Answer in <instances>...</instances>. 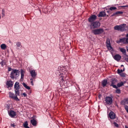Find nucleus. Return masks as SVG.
I'll use <instances>...</instances> for the list:
<instances>
[{"label": "nucleus", "mask_w": 128, "mask_h": 128, "mask_svg": "<svg viewBox=\"0 0 128 128\" xmlns=\"http://www.w3.org/2000/svg\"><path fill=\"white\" fill-rule=\"evenodd\" d=\"M126 48L127 51L128 52V47L127 46H126Z\"/></svg>", "instance_id": "nucleus-45"}, {"label": "nucleus", "mask_w": 128, "mask_h": 128, "mask_svg": "<svg viewBox=\"0 0 128 128\" xmlns=\"http://www.w3.org/2000/svg\"><path fill=\"white\" fill-rule=\"evenodd\" d=\"M126 37L127 38H128V34H126Z\"/></svg>", "instance_id": "nucleus-46"}, {"label": "nucleus", "mask_w": 128, "mask_h": 128, "mask_svg": "<svg viewBox=\"0 0 128 128\" xmlns=\"http://www.w3.org/2000/svg\"><path fill=\"white\" fill-rule=\"evenodd\" d=\"M22 95H23L24 97L27 96V95L25 92L23 93Z\"/></svg>", "instance_id": "nucleus-38"}, {"label": "nucleus", "mask_w": 128, "mask_h": 128, "mask_svg": "<svg viewBox=\"0 0 128 128\" xmlns=\"http://www.w3.org/2000/svg\"><path fill=\"white\" fill-rule=\"evenodd\" d=\"M15 93V94L12 92H9L8 93L9 97L10 98H12L16 101H18L20 100L17 97V96H20V94L18 93V94L16 92Z\"/></svg>", "instance_id": "nucleus-2"}, {"label": "nucleus", "mask_w": 128, "mask_h": 128, "mask_svg": "<svg viewBox=\"0 0 128 128\" xmlns=\"http://www.w3.org/2000/svg\"><path fill=\"white\" fill-rule=\"evenodd\" d=\"M120 51L122 52V54L126 56H128V55L126 54V49L124 48H119Z\"/></svg>", "instance_id": "nucleus-14"}, {"label": "nucleus", "mask_w": 128, "mask_h": 128, "mask_svg": "<svg viewBox=\"0 0 128 128\" xmlns=\"http://www.w3.org/2000/svg\"><path fill=\"white\" fill-rule=\"evenodd\" d=\"M123 12L121 11H117L116 12L113 13L112 15V16H113L116 15L122 14H123Z\"/></svg>", "instance_id": "nucleus-20"}, {"label": "nucleus", "mask_w": 128, "mask_h": 128, "mask_svg": "<svg viewBox=\"0 0 128 128\" xmlns=\"http://www.w3.org/2000/svg\"><path fill=\"white\" fill-rule=\"evenodd\" d=\"M126 44H128V38H126Z\"/></svg>", "instance_id": "nucleus-39"}, {"label": "nucleus", "mask_w": 128, "mask_h": 128, "mask_svg": "<svg viewBox=\"0 0 128 128\" xmlns=\"http://www.w3.org/2000/svg\"><path fill=\"white\" fill-rule=\"evenodd\" d=\"M114 29L116 30L120 31V27L119 25H117L114 26Z\"/></svg>", "instance_id": "nucleus-25"}, {"label": "nucleus", "mask_w": 128, "mask_h": 128, "mask_svg": "<svg viewBox=\"0 0 128 128\" xmlns=\"http://www.w3.org/2000/svg\"><path fill=\"white\" fill-rule=\"evenodd\" d=\"M116 92L118 94H119L120 92V90L119 89H117L116 90Z\"/></svg>", "instance_id": "nucleus-35"}, {"label": "nucleus", "mask_w": 128, "mask_h": 128, "mask_svg": "<svg viewBox=\"0 0 128 128\" xmlns=\"http://www.w3.org/2000/svg\"><path fill=\"white\" fill-rule=\"evenodd\" d=\"M125 128H128V127L126 126H125Z\"/></svg>", "instance_id": "nucleus-47"}, {"label": "nucleus", "mask_w": 128, "mask_h": 128, "mask_svg": "<svg viewBox=\"0 0 128 128\" xmlns=\"http://www.w3.org/2000/svg\"><path fill=\"white\" fill-rule=\"evenodd\" d=\"M109 116L112 119L114 120L116 116L114 113L112 112H111L109 114Z\"/></svg>", "instance_id": "nucleus-13"}, {"label": "nucleus", "mask_w": 128, "mask_h": 128, "mask_svg": "<svg viewBox=\"0 0 128 128\" xmlns=\"http://www.w3.org/2000/svg\"><path fill=\"white\" fill-rule=\"evenodd\" d=\"M30 122L33 126H36L37 124L36 121L34 119L31 120H30Z\"/></svg>", "instance_id": "nucleus-21"}, {"label": "nucleus", "mask_w": 128, "mask_h": 128, "mask_svg": "<svg viewBox=\"0 0 128 128\" xmlns=\"http://www.w3.org/2000/svg\"><path fill=\"white\" fill-rule=\"evenodd\" d=\"M104 32L103 30L101 28L95 29L92 30V32L95 35L99 34Z\"/></svg>", "instance_id": "nucleus-5"}, {"label": "nucleus", "mask_w": 128, "mask_h": 128, "mask_svg": "<svg viewBox=\"0 0 128 128\" xmlns=\"http://www.w3.org/2000/svg\"><path fill=\"white\" fill-rule=\"evenodd\" d=\"M106 46L108 50H113L112 47L111 46L110 40L108 39H107L106 42Z\"/></svg>", "instance_id": "nucleus-11"}, {"label": "nucleus", "mask_w": 128, "mask_h": 128, "mask_svg": "<svg viewBox=\"0 0 128 128\" xmlns=\"http://www.w3.org/2000/svg\"><path fill=\"white\" fill-rule=\"evenodd\" d=\"M126 38H122L120 39L119 41L117 42V43H119L120 42H121L124 44H126Z\"/></svg>", "instance_id": "nucleus-18"}, {"label": "nucleus", "mask_w": 128, "mask_h": 128, "mask_svg": "<svg viewBox=\"0 0 128 128\" xmlns=\"http://www.w3.org/2000/svg\"><path fill=\"white\" fill-rule=\"evenodd\" d=\"M16 45L18 47H19L21 45V43L19 42H18L16 43Z\"/></svg>", "instance_id": "nucleus-31"}, {"label": "nucleus", "mask_w": 128, "mask_h": 128, "mask_svg": "<svg viewBox=\"0 0 128 128\" xmlns=\"http://www.w3.org/2000/svg\"><path fill=\"white\" fill-rule=\"evenodd\" d=\"M121 66H124L123 65H121Z\"/></svg>", "instance_id": "nucleus-48"}, {"label": "nucleus", "mask_w": 128, "mask_h": 128, "mask_svg": "<svg viewBox=\"0 0 128 128\" xmlns=\"http://www.w3.org/2000/svg\"><path fill=\"white\" fill-rule=\"evenodd\" d=\"M30 80H31V81H35V80H34V78H32V77L30 79Z\"/></svg>", "instance_id": "nucleus-41"}, {"label": "nucleus", "mask_w": 128, "mask_h": 128, "mask_svg": "<svg viewBox=\"0 0 128 128\" xmlns=\"http://www.w3.org/2000/svg\"><path fill=\"white\" fill-rule=\"evenodd\" d=\"M19 72L18 70L12 69L10 74L11 78L13 79L16 78L19 76Z\"/></svg>", "instance_id": "nucleus-3"}, {"label": "nucleus", "mask_w": 128, "mask_h": 128, "mask_svg": "<svg viewBox=\"0 0 128 128\" xmlns=\"http://www.w3.org/2000/svg\"><path fill=\"white\" fill-rule=\"evenodd\" d=\"M126 104H128V98L124 100Z\"/></svg>", "instance_id": "nucleus-36"}, {"label": "nucleus", "mask_w": 128, "mask_h": 128, "mask_svg": "<svg viewBox=\"0 0 128 128\" xmlns=\"http://www.w3.org/2000/svg\"><path fill=\"white\" fill-rule=\"evenodd\" d=\"M9 114L10 117L13 118L16 115V112L13 110H11L8 113Z\"/></svg>", "instance_id": "nucleus-16"}, {"label": "nucleus", "mask_w": 128, "mask_h": 128, "mask_svg": "<svg viewBox=\"0 0 128 128\" xmlns=\"http://www.w3.org/2000/svg\"><path fill=\"white\" fill-rule=\"evenodd\" d=\"M121 7H128V5H126L125 6H121Z\"/></svg>", "instance_id": "nucleus-44"}, {"label": "nucleus", "mask_w": 128, "mask_h": 128, "mask_svg": "<svg viewBox=\"0 0 128 128\" xmlns=\"http://www.w3.org/2000/svg\"><path fill=\"white\" fill-rule=\"evenodd\" d=\"M14 88H15V92L18 94H20V92L19 90L20 88V86L19 85V83L18 82H16L14 85Z\"/></svg>", "instance_id": "nucleus-6"}, {"label": "nucleus", "mask_w": 128, "mask_h": 128, "mask_svg": "<svg viewBox=\"0 0 128 128\" xmlns=\"http://www.w3.org/2000/svg\"><path fill=\"white\" fill-rule=\"evenodd\" d=\"M124 108L127 112L128 113V106H124Z\"/></svg>", "instance_id": "nucleus-33"}, {"label": "nucleus", "mask_w": 128, "mask_h": 128, "mask_svg": "<svg viewBox=\"0 0 128 128\" xmlns=\"http://www.w3.org/2000/svg\"><path fill=\"white\" fill-rule=\"evenodd\" d=\"M13 82L10 80L7 81L6 83V84L8 86L10 87H12L13 86Z\"/></svg>", "instance_id": "nucleus-17"}, {"label": "nucleus", "mask_w": 128, "mask_h": 128, "mask_svg": "<svg viewBox=\"0 0 128 128\" xmlns=\"http://www.w3.org/2000/svg\"><path fill=\"white\" fill-rule=\"evenodd\" d=\"M116 82V80L115 79H112L111 81V84L110 85V86H112L114 88H117V87L114 84H115Z\"/></svg>", "instance_id": "nucleus-12"}, {"label": "nucleus", "mask_w": 128, "mask_h": 128, "mask_svg": "<svg viewBox=\"0 0 128 128\" xmlns=\"http://www.w3.org/2000/svg\"><path fill=\"white\" fill-rule=\"evenodd\" d=\"M11 126H12L14 127H15V125L14 124H11Z\"/></svg>", "instance_id": "nucleus-40"}, {"label": "nucleus", "mask_w": 128, "mask_h": 128, "mask_svg": "<svg viewBox=\"0 0 128 128\" xmlns=\"http://www.w3.org/2000/svg\"><path fill=\"white\" fill-rule=\"evenodd\" d=\"M107 81L106 80H104L102 82V85L103 87L105 86L107 84Z\"/></svg>", "instance_id": "nucleus-24"}, {"label": "nucleus", "mask_w": 128, "mask_h": 128, "mask_svg": "<svg viewBox=\"0 0 128 128\" xmlns=\"http://www.w3.org/2000/svg\"><path fill=\"white\" fill-rule=\"evenodd\" d=\"M30 83L32 86H33L34 85L33 82V81H31L30 82Z\"/></svg>", "instance_id": "nucleus-43"}, {"label": "nucleus", "mask_w": 128, "mask_h": 128, "mask_svg": "<svg viewBox=\"0 0 128 128\" xmlns=\"http://www.w3.org/2000/svg\"><path fill=\"white\" fill-rule=\"evenodd\" d=\"M0 47L3 50H5L7 48V46L5 44H2L0 45Z\"/></svg>", "instance_id": "nucleus-23"}, {"label": "nucleus", "mask_w": 128, "mask_h": 128, "mask_svg": "<svg viewBox=\"0 0 128 128\" xmlns=\"http://www.w3.org/2000/svg\"><path fill=\"white\" fill-rule=\"evenodd\" d=\"M22 85L25 88L28 90H29L30 88L29 86H28L27 85L24 83H23Z\"/></svg>", "instance_id": "nucleus-28"}, {"label": "nucleus", "mask_w": 128, "mask_h": 128, "mask_svg": "<svg viewBox=\"0 0 128 128\" xmlns=\"http://www.w3.org/2000/svg\"><path fill=\"white\" fill-rule=\"evenodd\" d=\"M113 124H114L115 126L116 127H118V125L115 122H114Z\"/></svg>", "instance_id": "nucleus-32"}, {"label": "nucleus", "mask_w": 128, "mask_h": 128, "mask_svg": "<svg viewBox=\"0 0 128 128\" xmlns=\"http://www.w3.org/2000/svg\"><path fill=\"white\" fill-rule=\"evenodd\" d=\"M28 125V124L27 121H26L23 124L25 128H29Z\"/></svg>", "instance_id": "nucleus-26"}, {"label": "nucleus", "mask_w": 128, "mask_h": 128, "mask_svg": "<svg viewBox=\"0 0 128 128\" xmlns=\"http://www.w3.org/2000/svg\"><path fill=\"white\" fill-rule=\"evenodd\" d=\"M123 72L122 70H120L119 69H118V73H120L121 72Z\"/></svg>", "instance_id": "nucleus-37"}, {"label": "nucleus", "mask_w": 128, "mask_h": 128, "mask_svg": "<svg viewBox=\"0 0 128 128\" xmlns=\"http://www.w3.org/2000/svg\"><path fill=\"white\" fill-rule=\"evenodd\" d=\"M116 7H115L114 6H112V7H110V8L109 9L111 10H116Z\"/></svg>", "instance_id": "nucleus-29"}, {"label": "nucleus", "mask_w": 128, "mask_h": 128, "mask_svg": "<svg viewBox=\"0 0 128 128\" xmlns=\"http://www.w3.org/2000/svg\"><path fill=\"white\" fill-rule=\"evenodd\" d=\"M121 56L118 54H116L114 57V59L117 61L120 60L121 59Z\"/></svg>", "instance_id": "nucleus-15"}, {"label": "nucleus", "mask_w": 128, "mask_h": 128, "mask_svg": "<svg viewBox=\"0 0 128 128\" xmlns=\"http://www.w3.org/2000/svg\"><path fill=\"white\" fill-rule=\"evenodd\" d=\"M21 79L23 80L24 77V74L25 73V71L24 70H21Z\"/></svg>", "instance_id": "nucleus-22"}, {"label": "nucleus", "mask_w": 128, "mask_h": 128, "mask_svg": "<svg viewBox=\"0 0 128 128\" xmlns=\"http://www.w3.org/2000/svg\"><path fill=\"white\" fill-rule=\"evenodd\" d=\"M100 26V24L98 21H96L92 22L90 24L91 28H95L99 27Z\"/></svg>", "instance_id": "nucleus-4"}, {"label": "nucleus", "mask_w": 128, "mask_h": 128, "mask_svg": "<svg viewBox=\"0 0 128 128\" xmlns=\"http://www.w3.org/2000/svg\"><path fill=\"white\" fill-rule=\"evenodd\" d=\"M106 102L108 104H112V98L109 96H107L105 98Z\"/></svg>", "instance_id": "nucleus-9"}, {"label": "nucleus", "mask_w": 128, "mask_h": 128, "mask_svg": "<svg viewBox=\"0 0 128 128\" xmlns=\"http://www.w3.org/2000/svg\"><path fill=\"white\" fill-rule=\"evenodd\" d=\"M5 63L4 62H3V61H2L0 62V64L1 65V66L2 67H3Z\"/></svg>", "instance_id": "nucleus-34"}, {"label": "nucleus", "mask_w": 128, "mask_h": 128, "mask_svg": "<svg viewBox=\"0 0 128 128\" xmlns=\"http://www.w3.org/2000/svg\"><path fill=\"white\" fill-rule=\"evenodd\" d=\"M4 9H2V16L3 17L4 16Z\"/></svg>", "instance_id": "nucleus-30"}, {"label": "nucleus", "mask_w": 128, "mask_h": 128, "mask_svg": "<svg viewBox=\"0 0 128 128\" xmlns=\"http://www.w3.org/2000/svg\"><path fill=\"white\" fill-rule=\"evenodd\" d=\"M120 31L124 32L127 30V28L126 24H121L120 25Z\"/></svg>", "instance_id": "nucleus-7"}, {"label": "nucleus", "mask_w": 128, "mask_h": 128, "mask_svg": "<svg viewBox=\"0 0 128 128\" xmlns=\"http://www.w3.org/2000/svg\"><path fill=\"white\" fill-rule=\"evenodd\" d=\"M64 70L60 67H58L57 70L56 72V74L57 75H59V80L60 81V84L62 83L64 81V78L66 77V72H64Z\"/></svg>", "instance_id": "nucleus-1"}, {"label": "nucleus", "mask_w": 128, "mask_h": 128, "mask_svg": "<svg viewBox=\"0 0 128 128\" xmlns=\"http://www.w3.org/2000/svg\"><path fill=\"white\" fill-rule=\"evenodd\" d=\"M96 16L94 15H92L90 17L88 18V21L92 23L94 22L96 19Z\"/></svg>", "instance_id": "nucleus-10"}, {"label": "nucleus", "mask_w": 128, "mask_h": 128, "mask_svg": "<svg viewBox=\"0 0 128 128\" xmlns=\"http://www.w3.org/2000/svg\"><path fill=\"white\" fill-rule=\"evenodd\" d=\"M30 73L31 74L32 77L34 78V80L36 78V76L37 75V73L36 72V70H30Z\"/></svg>", "instance_id": "nucleus-8"}, {"label": "nucleus", "mask_w": 128, "mask_h": 128, "mask_svg": "<svg viewBox=\"0 0 128 128\" xmlns=\"http://www.w3.org/2000/svg\"><path fill=\"white\" fill-rule=\"evenodd\" d=\"M106 15V13L104 11H102L100 12L98 14V16L99 17L104 16Z\"/></svg>", "instance_id": "nucleus-19"}, {"label": "nucleus", "mask_w": 128, "mask_h": 128, "mask_svg": "<svg viewBox=\"0 0 128 128\" xmlns=\"http://www.w3.org/2000/svg\"><path fill=\"white\" fill-rule=\"evenodd\" d=\"M8 71H10L12 70L11 68H8Z\"/></svg>", "instance_id": "nucleus-42"}, {"label": "nucleus", "mask_w": 128, "mask_h": 128, "mask_svg": "<svg viewBox=\"0 0 128 128\" xmlns=\"http://www.w3.org/2000/svg\"><path fill=\"white\" fill-rule=\"evenodd\" d=\"M124 83L122 82H121L118 83L117 84V86L118 87H120L124 85Z\"/></svg>", "instance_id": "nucleus-27"}]
</instances>
